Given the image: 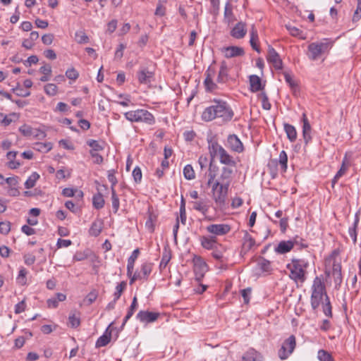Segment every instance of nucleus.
I'll return each instance as SVG.
<instances>
[{
    "mask_svg": "<svg viewBox=\"0 0 361 361\" xmlns=\"http://www.w3.org/2000/svg\"><path fill=\"white\" fill-rule=\"evenodd\" d=\"M233 111L226 102L214 99L212 105L203 111L202 119L206 122L220 119L221 122L227 123L233 118Z\"/></svg>",
    "mask_w": 361,
    "mask_h": 361,
    "instance_id": "f257e3e1",
    "label": "nucleus"
},
{
    "mask_svg": "<svg viewBox=\"0 0 361 361\" xmlns=\"http://www.w3.org/2000/svg\"><path fill=\"white\" fill-rule=\"evenodd\" d=\"M308 265V262L303 259H292L291 262L286 266L290 271L289 277L296 283H304Z\"/></svg>",
    "mask_w": 361,
    "mask_h": 361,
    "instance_id": "f03ea898",
    "label": "nucleus"
},
{
    "mask_svg": "<svg viewBox=\"0 0 361 361\" xmlns=\"http://www.w3.org/2000/svg\"><path fill=\"white\" fill-rule=\"evenodd\" d=\"M208 148L212 159L219 157L220 163L229 166H235V161L217 141H209Z\"/></svg>",
    "mask_w": 361,
    "mask_h": 361,
    "instance_id": "7ed1b4c3",
    "label": "nucleus"
},
{
    "mask_svg": "<svg viewBox=\"0 0 361 361\" xmlns=\"http://www.w3.org/2000/svg\"><path fill=\"white\" fill-rule=\"evenodd\" d=\"M332 46L333 43L328 39H324L321 42L310 43L307 47V56L310 60H318L324 54H327Z\"/></svg>",
    "mask_w": 361,
    "mask_h": 361,
    "instance_id": "20e7f679",
    "label": "nucleus"
},
{
    "mask_svg": "<svg viewBox=\"0 0 361 361\" xmlns=\"http://www.w3.org/2000/svg\"><path fill=\"white\" fill-rule=\"evenodd\" d=\"M327 295L325 286L319 277H316L312 286L311 307L316 310L323 300V298Z\"/></svg>",
    "mask_w": 361,
    "mask_h": 361,
    "instance_id": "39448f33",
    "label": "nucleus"
},
{
    "mask_svg": "<svg viewBox=\"0 0 361 361\" xmlns=\"http://www.w3.org/2000/svg\"><path fill=\"white\" fill-rule=\"evenodd\" d=\"M124 116L130 122L145 123L148 125H152L155 122L154 116L145 109L130 111L126 112Z\"/></svg>",
    "mask_w": 361,
    "mask_h": 361,
    "instance_id": "423d86ee",
    "label": "nucleus"
},
{
    "mask_svg": "<svg viewBox=\"0 0 361 361\" xmlns=\"http://www.w3.org/2000/svg\"><path fill=\"white\" fill-rule=\"evenodd\" d=\"M228 188V186L215 182L212 185L213 199L215 203L220 207L224 206L226 204Z\"/></svg>",
    "mask_w": 361,
    "mask_h": 361,
    "instance_id": "0eeeda50",
    "label": "nucleus"
},
{
    "mask_svg": "<svg viewBox=\"0 0 361 361\" xmlns=\"http://www.w3.org/2000/svg\"><path fill=\"white\" fill-rule=\"evenodd\" d=\"M295 345V337L293 335L286 339L278 352L280 359L286 360L293 352Z\"/></svg>",
    "mask_w": 361,
    "mask_h": 361,
    "instance_id": "6e6552de",
    "label": "nucleus"
},
{
    "mask_svg": "<svg viewBox=\"0 0 361 361\" xmlns=\"http://www.w3.org/2000/svg\"><path fill=\"white\" fill-rule=\"evenodd\" d=\"M298 238H293L290 240L281 241L278 245L274 248V251L277 254L283 255L290 252L294 247L295 244H298Z\"/></svg>",
    "mask_w": 361,
    "mask_h": 361,
    "instance_id": "1a4fd4ad",
    "label": "nucleus"
},
{
    "mask_svg": "<svg viewBox=\"0 0 361 361\" xmlns=\"http://www.w3.org/2000/svg\"><path fill=\"white\" fill-rule=\"evenodd\" d=\"M206 229L215 235H224L230 232L231 226L226 224H211Z\"/></svg>",
    "mask_w": 361,
    "mask_h": 361,
    "instance_id": "9d476101",
    "label": "nucleus"
},
{
    "mask_svg": "<svg viewBox=\"0 0 361 361\" xmlns=\"http://www.w3.org/2000/svg\"><path fill=\"white\" fill-rule=\"evenodd\" d=\"M267 61L272 63L276 70L282 69V61L277 51L271 46L268 47Z\"/></svg>",
    "mask_w": 361,
    "mask_h": 361,
    "instance_id": "9b49d317",
    "label": "nucleus"
},
{
    "mask_svg": "<svg viewBox=\"0 0 361 361\" xmlns=\"http://www.w3.org/2000/svg\"><path fill=\"white\" fill-rule=\"evenodd\" d=\"M233 173V169H230L229 167H222L219 179L216 180L215 183H219L221 185L229 187L232 180Z\"/></svg>",
    "mask_w": 361,
    "mask_h": 361,
    "instance_id": "f8f14e48",
    "label": "nucleus"
},
{
    "mask_svg": "<svg viewBox=\"0 0 361 361\" xmlns=\"http://www.w3.org/2000/svg\"><path fill=\"white\" fill-rule=\"evenodd\" d=\"M227 146L231 150L240 153L243 151L244 147L242 142L238 137L234 134L229 135L227 138Z\"/></svg>",
    "mask_w": 361,
    "mask_h": 361,
    "instance_id": "ddd939ff",
    "label": "nucleus"
},
{
    "mask_svg": "<svg viewBox=\"0 0 361 361\" xmlns=\"http://www.w3.org/2000/svg\"><path fill=\"white\" fill-rule=\"evenodd\" d=\"M159 317V312H149V311H140L136 317L142 323H152L155 322Z\"/></svg>",
    "mask_w": 361,
    "mask_h": 361,
    "instance_id": "4468645a",
    "label": "nucleus"
},
{
    "mask_svg": "<svg viewBox=\"0 0 361 361\" xmlns=\"http://www.w3.org/2000/svg\"><path fill=\"white\" fill-rule=\"evenodd\" d=\"M19 131L25 137L34 136L36 137H45V133L37 129H33L30 126L24 124L19 128Z\"/></svg>",
    "mask_w": 361,
    "mask_h": 361,
    "instance_id": "2eb2a0df",
    "label": "nucleus"
},
{
    "mask_svg": "<svg viewBox=\"0 0 361 361\" xmlns=\"http://www.w3.org/2000/svg\"><path fill=\"white\" fill-rule=\"evenodd\" d=\"M201 245L207 250H212L219 247L215 236H202L200 238Z\"/></svg>",
    "mask_w": 361,
    "mask_h": 361,
    "instance_id": "dca6fc26",
    "label": "nucleus"
},
{
    "mask_svg": "<svg viewBox=\"0 0 361 361\" xmlns=\"http://www.w3.org/2000/svg\"><path fill=\"white\" fill-rule=\"evenodd\" d=\"M223 52L224 54V56L226 58L240 56H243L245 54L244 49L242 47L236 46H231L224 48Z\"/></svg>",
    "mask_w": 361,
    "mask_h": 361,
    "instance_id": "f3484780",
    "label": "nucleus"
},
{
    "mask_svg": "<svg viewBox=\"0 0 361 361\" xmlns=\"http://www.w3.org/2000/svg\"><path fill=\"white\" fill-rule=\"evenodd\" d=\"M247 32L246 25L243 22L238 23L231 31V35L235 39H242Z\"/></svg>",
    "mask_w": 361,
    "mask_h": 361,
    "instance_id": "a211bd4d",
    "label": "nucleus"
},
{
    "mask_svg": "<svg viewBox=\"0 0 361 361\" xmlns=\"http://www.w3.org/2000/svg\"><path fill=\"white\" fill-rule=\"evenodd\" d=\"M154 78V73L149 71L147 68H143L137 73V78L141 84L150 83Z\"/></svg>",
    "mask_w": 361,
    "mask_h": 361,
    "instance_id": "6ab92c4d",
    "label": "nucleus"
},
{
    "mask_svg": "<svg viewBox=\"0 0 361 361\" xmlns=\"http://www.w3.org/2000/svg\"><path fill=\"white\" fill-rule=\"evenodd\" d=\"M350 166V162L345 157L343 159L341 166L340 169L337 171L334 178L331 181L332 187H334L335 184L338 182V180L345 173Z\"/></svg>",
    "mask_w": 361,
    "mask_h": 361,
    "instance_id": "aec40b11",
    "label": "nucleus"
},
{
    "mask_svg": "<svg viewBox=\"0 0 361 361\" xmlns=\"http://www.w3.org/2000/svg\"><path fill=\"white\" fill-rule=\"evenodd\" d=\"M250 46L257 52L260 53L261 49L258 44V43H259L258 32H257V30L256 29V27L254 25H252L250 28Z\"/></svg>",
    "mask_w": 361,
    "mask_h": 361,
    "instance_id": "412c9836",
    "label": "nucleus"
},
{
    "mask_svg": "<svg viewBox=\"0 0 361 361\" xmlns=\"http://www.w3.org/2000/svg\"><path fill=\"white\" fill-rule=\"evenodd\" d=\"M249 80L251 92H256L264 89V85L262 84L261 78L257 75H250Z\"/></svg>",
    "mask_w": 361,
    "mask_h": 361,
    "instance_id": "4be33fe9",
    "label": "nucleus"
},
{
    "mask_svg": "<svg viewBox=\"0 0 361 361\" xmlns=\"http://www.w3.org/2000/svg\"><path fill=\"white\" fill-rule=\"evenodd\" d=\"M243 361H264V360L259 353L253 348H250L243 355Z\"/></svg>",
    "mask_w": 361,
    "mask_h": 361,
    "instance_id": "5701e85b",
    "label": "nucleus"
},
{
    "mask_svg": "<svg viewBox=\"0 0 361 361\" xmlns=\"http://www.w3.org/2000/svg\"><path fill=\"white\" fill-rule=\"evenodd\" d=\"M302 135L305 145H307L308 142L311 140L312 137L310 135L311 133V126L310 124L306 117V115L304 114L302 116Z\"/></svg>",
    "mask_w": 361,
    "mask_h": 361,
    "instance_id": "b1692460",
    "label": "nucleus"
},
{
    "mask_svg": "<svg viewBox=\"0 0 361 361\" xmlns=\"http://www.w3.org/2000/svg\"><path fill=\"white\" fill-rule=\"evenodd\" d=\"M192 208L202 214L205 215L209 210V205L205 200H200L198 201H192Z\"/></svg>",
    "mask_w": 361,
    "mask_h": 361,
    "instance_id": "393cba45",
    "label": "nucleus"
},
{
    "mask_svg": "<svg viewBox=\"0 0 361 361\" xmlns=\"http://www.w3.org/2000/svg\"><path fill=\"white\" fill-rule=\"evenodd\" d=\"M332 276L334 277V283L336 285L341 284L342 281V276L341 265L339 263H336L335 262H334L332 267Z\"/></svg>",
    "mask_w": 361,
    "mask_h": 361,
    "instance_id": "a878e982",
    "label": "nucleus"
},
{
    "mask_svg": "<svg viewBox=\"0 0 361 361\" xmlns=\"http://www.w3.org/2000/svg\"><path fill=\"white\" fill-rule=\"evenodd\" d=\"M140 251L139 249H135L128 259V264H127V275L130 276L134 269L135 261L139 255Z\"/></svg>",
    "mask_w": 361,
    "mask_h": 361,
    "instance_id": "bb28decb",
    "label": "nucleus"
},
{
    "mask_svg": "<svg viewBox=\"0 0 361 361\" xmlns=\"http://www.w3.org/2000/svg\"><path fill=\"white\" fill-rule=\"evenodd\" d=\"M228 66L225 61H222L220 66V70L217 77V82L220 83H224L228 80Z\"/></svg>",
    "mask_w": 361,
    "mask_h": 361,
    "instance_id": "cd10ccee",
    "label": "nucleus"
},
{
    "mask_svg": "<svg viewBox=\"0 0 361 361\" xmlns=\"http://www.w3.org/2000/svg\"><path fill=\"white\" fill-rule=\"evenodd\" d=\"M109 326L106 329L104 334L101 336L97 341L96 348L106 346L111 341V333L109 331Z\"/></svg>",
    "mask_w": 361,
    "mask_h": 361,
    "instance_id": "c85d7f7f",
    "label": "nucleus"
},
{
    "mask_svg": "<svg viewBox=\"0 0 361 361\" xmlns=\"http://www.w3.org/2000/svg\"><path fill=\"white\" fill-rule=\"evenodd\" d=\"M199 268L200 271V275H197L196 273V279L197 281H200L203 277V273L205 272L207 269V265L205 262L202 260V259L199 257L197 258L195 262V272H197V269Z\"/></svg>",
    "mask_w": 361,
    "mask_h": 361,
    "instance_id": "c756f323",
    "label": "nucleus"
},
{
    "mask_svg": "<svg viewBox=\"0 0 361 361\" xmlns=\"http://www.w3.org/2000/svg\"><path fill=\"white\" fill-rule=\"evenodd\" d=\"M283 127L288 140L292 142H295L297 139V131L295 128L288 123H284Z\"/></svg>",
    "mask_w": 361,
    "mask_h": 361,
    "instance_id": "7c9ffc66",
    "label": "nucleus"
},
{
    "mask_svg": "<svg viewBox=\"0 0 361 361\" xmlns=\"http://www.w3.org/2000/svg\"><path fill=\"white\" fill-rule=\"evenodd\" d=\"M103 223L101 220L94 221L91 225L89 233L92 236H98L101 233Z\"/></svg>",
    "mask_w": 361,
    "mask_h": 361,
    "instance_id": "2f4dec72",
    "label": "nucleus"
},
{
    "mask_svg": "<svg viewBox=\"0 0 361 361\" xmlns=\"http://www.w3.org/2000/svg\"><path fill=\"white\" fill-rule=\"evenodd\" d=\"M152 269V264L149 262L143 263L140 271L137 274L141 276L142 280H147Z\"/></svg>",
    "mask_w": 361,
    "mask_h": 361,
    "instance_id": "473e14b6",
    "label": "nucleus"
},
{
    "mask_svg": "<svg viewBox=\"0 0 361 361\" xmlns=\"http://www.w3.org/2000/svg\"><path fill=\"white\" fill-rule=\"evenodd\" d=\"M255 245V240L254 238L247 233L245 232L243 237V248L245 251L250 250Z\"/></svg>",
    "mask_w": 361,
    "mask_h": 361,
    "instance_id": "72a5a7b5",
    "label": "nucleus"
},
{
    "mask_svg": "<svg viewBox=\"0 0 361 361\" xmlns=\"http://www.w3.org/2000/svg\"><path fill=\"white\" fill-rule=\"evenodd\" d=\"M207 76L204 80V85L207 90H212L216 87V84L213 82L212 78L214 75V71L209 68L206 72Z\"/></svg>",
    "mask_w": 361,
    "mask_h": 361,
    "instance_id": "f704fd0d",
    "label": "nucleus"
},
{
    "mask_svg": "<svg viewBox=\"0 0 361 361\" xmlns=\"http://www.w3.org/2000/svg\"><path fill=\"white\" fill-rule=\"evenodd\" d=\"M358 224H359V217H358V214L357 213L355 214V221H354V223H353V226L351 227H350L349 229H348L349 235L351 237L354 244H356V243H357V231H356V229H357V227L358 226Z\"/></svg>",
    "mask_w": 361,
    "mask_h": 361,
    "instance_id": "c9c22d12",
    "label": "nucleus"
},
{
    "mask_svg": "<svg viewBox=\"0 0 361 361\" xmlns=\"http://www.w3.org/2000/svg\"><path fill=\"white\" fill-rule=\"evenodd\" d=\"M138 304L136 296H135L133 299V302L131 303V305L130 306L128 311L127 312V314L126 315L123 322L122 324V326H123L126 323L128 322V320L133 315L134 312L137 308Z\"/></svg>",
    "mask_w": 361,
    "mask_h": 361,
    "instance_id": "e433bc0d",
    "label": "nucleus"
},
{
    "mask_svg": "<svg viewBox=\"0 0 361 361\" xmlns=\"http://www.w3.org/2000/svg\"><path fill=\"white\" fill-rule=\"evenodd\" d=\"M87 144L92 148L90 152H98L104 149L103 142H99L95 140H89L87 141Z\"/></svg>",
    "mask_w": 361,
    "mask_h": 361,
    "instance_id": "4c0bfd02",
    "label": "nucleus"
},
{
    "mask_svg": "<svg viewBox=\"0 0 361 361\" xmlns=\"http://www.w3.org/2000/svg\"><path fill=\"white\" fill-rule=\"evenodd\" d=\"M92 203L94 207L97 209L103 208L105 203L103 195L101 193L94 195L93 196Z\"/></svg>",
    "mask_w": 361,
    "mask_h": 361,
    "instance_id": "58836bf2",
    "label": "nucleus"
},
{
    "mask_svg": "<svg viewBox=\"0 0 361 361\" xmlns=\"http://www.w3.org/2000/svg\"><path fill=\"white\" fill-rule=\"evenodd\" d=\"M52 147L53 146L51 142H46V143L36 142L35 144L34 149L39 152H41L43 153H47L52 149Z\"/></svg>",
    "mask_w": 361,
    "mask_h": 361,
    "instance_id": "ea45409f",
    "label": "nucleus"
},
{
    "mask_svg": "<svg viewBox=\"0 0 361 361\" xmlns=\"http://www.w3.org/2000/svg\"><path fill=\"white\" fill-rule=\"evenodd\" d=\"M225 250L224 247L221 244H219V247L212 250V255L214 258L219 260L222 263L224 262L223 257Z\"/></svg>",
    "mask_w": 361,
    "mask_h": 361,
    "instance_id": "a19ab883",
    "label": "nucleus"
},
{
    "mask_svg": "<svg viewBox=\"0 0 361 361\" xmlns=\"http://www.w3.org/2000/svg\"><path fill=\"white\" fill-rule=\"evenodd\" d=\"M39 175L37 173H36V172L32 173L28 177V178L27 179V180L25 183V188L30 189V188H33L35 185V183H36L37 180L39 179Z\"/></svg>",
    "mask_w": 361,
    "mask_h": 361,
    "instance_id": "79ce46f5",
    "label": "nucleus"
},
{
    "mask_svg": "<svg viewBox=\"0 0 361 361\" xmlns=\"http://www.w3.org/2000/svg\"><path fill=\"white\" fill-rule=\"evenodd\" d=\"M331 309L332 308H331L329 298L328 297V295H326V298L324 299V301L322 302V310H323L324 314L328 317H332Z\"/></svg>",
    "mask_w": 361,
    "mask_h": 361,
    "instance_id": "37998d69",
    "label": "nucleus"
},
{
    "mask_svg": "<svg viewBox=\"0 0 361 361\" xmlns=\"http://www.w3.org/2000/svg\"><path fill=\"white\" fill-rule=\"evenodd\" d=\"M75 41L79 44H87L89 42V37L83 30H78L75 34Z\"/></svg>",
    "mask_w": 361,
    "mask_h": 361,
    "instance_id": "c03bdc74",
    "label": "nucleus"
},
{
    "mask_svg": "<svg viewBox=\"0 0 361 361\" xmlns=\"http://www.w3.org/2000/svg\"><path fill=\"white\" fill-rule=\"evenodd\" d=\"M183 176L187 180H193L195 178V171L190 164H188L184 167Z\"/></svg>",
    "mask_w": 361,
    "mask_h": 361,
    "instance_id": "a18cd8bd",
    "label": "nucleus"
},
{
    "mask_svg": "<svg viewBox=\"0 0 361 361\" xmlns=\"http://www.w3.org/2000/svg\"><path fill=\"white\" fill-rule=\"evenodd\" d=\"M111 202H112V207L114 213H116L120 207L119 198L116 193V190L114 188H112L111 190Z\"/></svg>",
    "mask_w": 361,
    "mask_h": 361,
    "instance_id": "49530a36",
    "label": "nucleus"
},
{
    "mask_svg": "<svg viewBox=\"0 0 361 361\" xmlns=\"http://www.w3.org/2000/svg\"><path fill=\"white\" fill-rule=\"evenodd\" d=\"M319 361H334L331 355L324 350H319L317 353Z\"/></svg>",
    "mask_w": 361,
    "mask_h": 361,
    "instance_id": "de8ad7c7",
    "label": "nucleus"
},
{
    "mask_svg": "<svg viewBox=\"0 0 361 361\" xmlns=\"http://www.w3.org/2000/svg\"><path fill=\"white\" fill-rule=\"evenodd\" d=\"M18 116L16 113L10 114L8 116L5 115L1 121V124L4 126H9L15 119H18Z\"/></svg>",
    "mask_w": 361,
    "mask_h": 361,
    "instance_id": "09e8293b",
    "label": "nucleus"
},
{
    "mask_svg": "<svg viewBox=\"0 0 361 361\" xmlns=\"http://www.w3.org/2000/svg\"><path fill=\"white\" fill-rule=\"evenodd\" d=\"M126 287V283L125 281H122L120 283H118L116 287V292L114 294L115 300H118L123 291L125 290Z\"/></svg>",
    "mask_w": 361,
    "mask_h": 361,
    "instance_id": "8fccbe9b",
    "label": "nucleus"
},
{
    "mask_svg": "<svg viewBox=\"0 0 361 361\" xmlns=\"http://www.w3.org/2000/svg\"><path fill=\"white\" fill-rule=\"evenodd\" d=\"M257 265L262 271L269 272L271 271V263L269 260L262 259L258 262Z\"/></svg>",
    "mask_w": 361,
    "mask_h": 361,
    "instance_id": "3c124183",
    "label": "nucleus"
},
{
    "mask_svg": "<svg viewBox=\"0 0 361 361\" xmlns=\"http://www.w3.org/2000/svg\"><path fill=\"white\" fill-rule=\"evenodd\" d=\"M288 156L285 151H281L279 154V164L282 169L286 171L287 169Z\"/></svg>",
    "mask_w": 361,
    "mask_h": 361,
    "instance_id": "603ef678",
    "label": "nucleus"
},
{
    "mask_svg": "<svg viewBox=\"0 0 361 361\" xmlns=\"http://www.w3.org/2000/svg\"><path fill=\"white\" fill-rule=\"evenodd\" d=\"M44 89L46 94L49 96H54L57 93V86L52 83L46 85Z\"/></svg>",
    "mask_w": 361,
    "mask_h": 361,
    "instance_id": "864d4df0",
    "label": "nucleus"
},
{
    "mask_svg": "<svg viewBox=\"0 0 361 361\" xmlns=\"http://www.w3.org/2000/svg\"><path fill=\"white\" fill-rule=\"evenodd\" d=\"M171 259V253L169 250H167L166 248L164 249V252L163 253V256L160 262L161 267H166L167 264Z\"/></svg>",
    "mask_w": 361,
    "mask_h": 361,
    "instance_id": "5fc2aeb1",
    "label": "nucleus"
},
{
    "mask_svg": "<svg viewBox=\"0 0 361 361\" xmlns=\"http://www.w3.org/2000/svg\"><path fill=\"white\" fill-rule=\"evenodd\" d=\"M68 321L72 328H77L80 324V318L75 314H71L69 315Z\"/></svg>",
    "mask_w": 361,
    "mask_h": 361,
    "instance_id": "6e6d98bb",
    "label": "nucleus"
},
{
    "mask_svg": "<svg viewBox=\"0 0 361 361\" xmlns=\"http://www.w3.org/2000/svg\"><path fill=\"white\" fill-rule=\"evenodd\" d=\"M66 76L70 80H76L79 77V73L74 68H71L66 71Z\"/></svg>",
    "mask_w": 361,
    "mask_h": 361,
    "instance_id": "4d7b16f0",
    "label": "nucleus"
},
{
    "mask_svg": "<svg viewBox=\"0 0 361 361\" xmlns=\"http://www.w3.org/2000/svg\"><path fill=\"white\" fill-rule=\"evenodd\" d=\"M133 177L136 183H139L142 180V171L139 166L135 167L133 171Z\"/></svg>",
    "mask_w": 361,
    "mask_h": 361,
    "instance_id": "13d9d810",
    "label": "nucleus"
},
{
    "mask_svg": "<svg viewBox=\"0 0 361 361\" xmlns=\"http://www.w3.org/2000/svg\"><path fill=\"white\" fill-rule=\"evenodd\" d=\"M11 230V224L9 221L0 222V233L4 235H7Z\"/></svg>",
    "mask_w": 361,
    "mask_h": 361,
    "instance_id": "bf43d9fd",
    "label": "nucleus"
},
{
    "mask_svg": "<svg viewBox=\"0 0 361 361\" xmlns=\"http://www.w3.org/2000/svg\"><path fill=\"white\" fill-rule=\"evenodd\" d=\"M357 8L354 12L353 16V21L357 22L361 18V0H357Z\"/></svg>",
    "mask_w": 361,
    "mask_h": 361,
    "instance_id": "052dcab7",
    "label": "nucleus"
},
{
    "mask_svg": "<svg viewBox=\"0 0 361 361\" xmlns=\"http://www.w3.org/2000/svg\"><path fill=\"white\" fill-rule=\"evenodd\" d=\"M108 180L111 184V189L114 188L115 185L117 184V179L115 176V170H109L108 171Z\"/></svg>",
    "mask_w": 361,
    "mask_h": 361,
    "instance_id": "680f3d73",
    "label": "nucleus"
},
{
    "mask_svg": "<svg viewBox=\"0 0 361 361\" xmlns=\"http://www.w3.org/2000/svg\"><path fill=\"white\" fill-rule=\"evenodd\" d=\"M26 274H27V271L25 268H22L20 269V270L19 271V274H18V278H17V281L19 283L22 284V285H24L26 283Z\"/></svg>",
    "mask_w": 361,
    "mask_h": 361,
    "instance_id": "e2e57ef3",
    "label": "nucleus"
},
{
    "mask_svg": "<svg viewBox=\"0 0 361 361\" xmlns=\"http://www.w3.org/2000/svg\"><path fill=\"white\" fill-rule=\"evenodd\" d=\"M283 76L286 82L291 87H296L297 84L295 82L293 78V75L289 73L288 72H284Z\"/></svg>",
    "mask_w": 361,
    "mask_h": 361,
    "instance_id": "0e129e2a",
    "label": "nucleus"
},
{
    "mask_svg": "<svg viewBox=\"0 0 361 361\" xmlns=\"http://www.w3.org/2000/svg\"><path fill=\"white\" fill-rule=\"evenodd\" d=\"M23 258L25 264L28 266L32 265L36 260L35 256L30 253L24 255Z\"/></svg>",
    "mask_w": 361,
    "mask_h": 361,
    "instance_id": "69168bd1",
    "label": "nucleus"
},
{
    "mask_svg": "<svg viewBox=\"0 0 361 361\" xmlns=\"http://www.w3.org/2000/svg\"><path fill=\"white\" fill-rule=\"evenodd\" d=\"M54 38L53 34H46L42 37V41L45 45H50L53 42Z\"/></svg>",
    "mask_w": 361,
    "mask_h": 361,
    "instance_id": "338daca9",
    "label": "nucleus"
},
{
    "mask_svg": "<svg viewBox=\"0 0 361 361\" xmlns=\"http://www.w3.org/2000/svg\"><path fill=\"white\" fill-rule=\"evenodd\" d=\"M286 28L289 31L290 34L294 37H299L302 33L300 30L292 25H286Z\"/></svg>",
    "mask_w": 361,
    "mask_h": 361,
    "instance_id": "774afa93",
    "label": "nucleus"
}]
</instances>
